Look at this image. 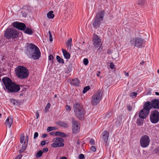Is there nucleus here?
I'll list each match as a JSON object with an SVG mask.
<instances>
[{
  "label": "nucleus",
  "mask_w": 159,
  "mask_h": 159,
  "mask_svg": "<svg viewBox=\"0 0 159 159\" xmlns=\"http://www.w3.org/2000/svg\"><path fill=\"white\" fill-rule=\"evenodd\" d=\"M47 136V134H43L42 135V137L43 138H44L46 137Z\"/></svg>",
  "instance_id": "obj_56"
},
{
  "label": "nucleus",
  "mask_w": 159,
  "mask_h": 159,
  "mask_svg": "<svg viewBox=\"0 0 159 159\" xmlns=\"http://www.w3.org/2000/svg\"><path fill=\"white\" fill-rule=\"evenodd\" d=\"M151 122L153 124H156L159 121V112L157 110L152 111L150 116Z\"/></svg>",
  "instance_id": "obj_11"
},
{
  "label": "nucleus",
  "mask_w": 159,
  "mask_h": 159,
  "mask_svg": "<svg viewBox=\"0 0 159 159\" xmlns=\"http://www.w3.org/2000/svg\"><path fill=\"white\" fill-rule=\"evenodd\" d=\"M22 155H19L16 157L15 159H21Z\"/></svg>",
  "instance_id": "obj_48"
},
{
  "label": "nucleus",
  "mask_w": 159,
  "mask_h": 159,
  "mask_svg": "<svg viewBox=\"0 0 159 159\" xmlns=\"http://www.w3.org/2000/svg\"><path fill=\"white\" fill-rule=\"evenodd\" d=\"M137 124L139 125H141L143 124V121L140 119H138L137 121Z\"/></svg>",
  "instance_id": "obj_35"
},
{
  "label": "nucleus",
  "mask_w": 159,
  "mask_h": 159,
  "mask_svg": "<svg viewBox=\"0 0 159 159\" xmlns=\"http://www.w3.org/2000/svg\"><path fill=\"white\" fill-rule=\"evenodd\" d=\"M50 134L51 135L57 136L56 134V132H55L54 131L51 132L50 133Z\"/></svg>",
  "instance_id": "obj_51"
},
{
  "label": "nucleus",
  "mask_w": 159,
  "mask_h": 159,
  "mask_svg": "<svg viewBox=\"0 0 159 159\" xmlns=\"http://www.w3.org/2000/svg\"><path fill=\"white\" fill-rule=\"evenodd\" d=\"M72 129L73 134H77L79 132L80 126L78 122L76 121H73L72 123Z\"/></svg>",
  "instance_id": "obj_13"
},
{
  "label": "nucleus",
  "mask_w": 159,
  "mask_h": 159,
  "mask_svg": "<svg viewBox=\"0 0 159 159\" xmlns=\"http://www.w3.org/2000/svg\"><path fill=\"white\" fill-rule=\"evenodd\" d=\"M2 81L6 89L10 92L16 93L20 89L19 85L15 83L8 77L3 78Z\"/></svg>",
  "instance_id": "obj_2"
},
{
  "label": "nucleus",
  "mask_w": 159,
  "mask_h": 159,
  "mask_svg": "<svg viewBox=\"0 0 159 159\" xmlns=\"http://www.w3.org/2000/svg\"><path fill=\"white\" fill-rule=\"evenodd\" d=\"M56 129V128L55 127H48L47 129V131L48 132H50V131Z\"/></svg>",
  "instance_id": "obj_32"
},
{
  "label": "nucleus",
  "mask_w": 159,
  "mask_h": 159,
  "mask_svg": "<svg viewBox=\"0 0 159 159\" xmlns=\"http://www.w3.org/2000/svg\"><path fill=\"white\" fill-rule=\"evenodd\" d=\"M53 11H49L47 14V17L49 19H52L54 16L53 14Z\"/></svg>",
  "instance_id": "obj_24"
},
{
  "label": "nucleus",
  "mask_w": 159,
  "mask_h": 159,
  "mask_svg": "<svg viewBox=\"0 0 159 159\" xmlns=\"http://www.w3.org/2000/svg\"><path fill=\"white\" fill-rule=\"evenodd\" d=\"M13 118L11 116H8L6 119L5 122V124L7 127L9 128L11 127L13 123Z\"/></svg>",
  "instance_id": "obj_16"
},
{
  "label": "nucleus",
  "mask_w": 159,
  "mask_h": 159,
  "mask_svg": "<svg viewBox=\"0 0 159 159\" xmlns=\"http://www.w3.org/2000/svg\"><path fill=\"white\" fill-rule=\"evenodd\" d=\"M22 16L25 17L27 16V13L24 11H22L21 12Z\"/></svg>",
  "instance_id": "obj_40"
},
{
  "label": "nucleus",
  "mask_w": 159,
  "mask_h": 159,
  "mask_svg": "<svg viewBox=\"0 0 159 159\" xmlns=\"http://www.w3.org/2000/svg\"><path fill=\"white\" fill-rule=\"evenodd\" d=\"M56 134L57 136L58 135L62 137H65L67 136L66 134L61 132L57 131Z\"/></svg>",
  "instance_id": "obj_27"
},
{
  "label": "nucleus",
  "mask_w": 159,
  "mask_h": 159,
  "mask_svg": "<svg viewBox=\"0 0 159 159\" xmlns=\"http://www.w3.org/2000/svg\"><path fill=\"white\" fill-rule=\"evenodd\" d=\"M58 125L61 127L67 128L68 126V125L67 124L63 121H59L57 123Z\"/></svg>",
  "instance_id": "obj_21"
},
{
  "label": "nucleus",
  "mask_w": 159,
  "mask_h": 159,
  "mask_svg": "<svg viewBox=\"0 0 159 159\" xmlns=\"http://www.w3.org/2000/svg\"><path fill=\"white\" fill-rule=\"evenodd\" d=\"M56 59L57 61L59 63L63 64L64 62L63 60L59 56H57Z\"/></svg>",
  "instance_id": "obj_29"
},
{
  "label": "nucleus",
  "mask_w": 159,
  "mask_h": 159,
  "mask_svg": "<svg viewBox=\"0 0 159 159\" xmlns=\"http://www.w3.org/2000/svg\"><path fill=\"white\" fill-rule=\"evenodd\" d=\"M78 158L79 159H84L85 157L83 154H81L79 155Z\"/></svg>",
  "instance_id": "obj_39"
},
{
  "label": "nucleus",
  "mask_w": 159,
  "mask_h": 159,
  "mask_svg": "<svg viewBox=\"0 0 159 159\" xmlns=\"http://www.w3.org/2000/svg\"><path fill=\"white\" fill-rule=\"evenodd\" d=\"M91 150L92 152H94L96 151V148L94 146H92L91 148Z\"/></svg>",
  "instance_id": "obj_44"
},
{
  "label": "nucleus",
  "mask_w": 159,
  "mask_h": 159,
  "mask_svg": "<svg viewBox=\"0 0 159 159\" xmlns=\"http://www.w3.org/2000/svg\"><path fill=\"white\" fill-rule=\"evenodd\" d=\"M90 89V87L89 86H87L84 87V90L83 91V93H85Z\"/></svg>",
  "instance_id": "obj_31"
},
{
  "label": "nucleus",
  "mask_w": 159,
  "mask_h": 159,
  "mask_svg": "<svg viewBox=\"0 0 159 159\" xmlns=\"http://www.w3.org/2000/svg\"><path fill=\"white\" fill-rule=\"evenodd\" d=\"M27 143H26L25 142H24V143L22 145L21 148L19 152L20 153H22L26 150L27 146Z\"/></svg>",
  "instance_id": "obj_20"
},
{
  "label": "nucleus",
  "mask_w": 159,
  "mask_h": 159,
  "mask_svg": "<svg viewBox=\"0 0 159 159\" xmlns=\"http://www.w3.org/2000/svg\"><path fill=\"white\" fill-rule=\"evenodd\" d=\"M145 2V0H139L138 4L141 6H143Z\"/></svg>",
  "instance_id": "obj_33"
},
{
  "label": "nucleus",
  "mask_w": 159,
  "mask_h": 159,
  "mask_svg": "<svg viewBox=\"0 0 159 159\" xmlns=\"http://www.w3.org/2000/svg\"><path fill=\"white\" fill-rule=\"evenodd\" d=\"M137 93L135 92H132L130 94V96L133 98H135L137 96Z\"/></svg>",
  "instance_id": "obj_34"
},
{
  "label": "nucleus",
  "mask_w": 159,
  "mask_h": 159,
  "mask_svg": "<svg viewBox=\"0 0 159 159\" xmlns=\"http://www.w3.org/2000/svg\"><path fill=\"white\" fill-rule=\"evenodd\" d=\"M53 59V57L52 55H50L48 57V59L50 61H52Z\"/></svg>",
  "instance_id": "obj_50"
},
{
  "label": "nucleus",
  "mask_w": 159,
  "mask_h": 159,
  "mask_svg": "<svg viewBox=\"0 0 159 159\" xmlns=\"http://www.w3.org/2000/svg\"><path fill=\"white\" fill-rule=\"evenodd\" d=\"M73 109L75 116L79 119H83L85 113L83 106L76 103L73 105Z\"/></svg>",
  "instance_id": "obj_3"
},
{
  "label": "nucleus",
  "mask_w": 159,
  "mask_h": 159,
  "mask_svg": "<svg viewBox=\"0 0 159 159\" xmlns=\"http://www.w3.org/2000/svg\"><path fill=\"white\" fill-rule=\"evenodd\" d=\"M83 62L84 64L85 65H87L89 63V60L87 58H84L83 60Z\"/></svg>",
  "instance_id": "obj_38"
},
{
  "label": "nucleus",
  "mask_w": 159,
  "mask_h": 159,
  "mask_svg": "<svg viewBox=\"0 0 159 159\" xmlns=\"http://www.w3.org/2000/svg\"><path fill=\"white\" fill-rule=\"evenodd\" d=\"M2 116V114L1 113H0V118H1Z\"/></svg>",
  "instance_id": "obj_64"
},
{
  "label": "nucleus",
  "mask_w": 159,
  "mask_h": 159,
  "mask_svg": "<svg viewBox=\"0 0 159 159\" xmlns=\"http://www.w3.org/2000/svg\"><path fill=\"white\" fill-rule=\"evenodd\" d=\"M155 93L157 95L159 96V93L158 92H155Z\"/></svg>",
  "instance_id": "obj_59"
},
{
  "label": "nucleus",
  "mask_w": 159,
  "mask_h": 159,
  "mask_svg": "<svg viewBox=\"0 0 159 159\" xmlns=\"http://www.w3.org/2000/svg\"><path fill=\"white\" fill-rule=\"evenodd\" d=\"M104 15V12L103 11H99L96 14L93 24L94 28H98L99 27L103 21Z\"/></svg>",
  "instance_id": "obj_7"
},
{
  "label": "nucleus",
  "mask_w": 159,
  "mask_h": 159,
  "mask_svg": "<svg viewBox=\"0 0 159 159\" xmlns=\"http://www.w3.org/2000/svg\"><path fill=\"white\" fill-rule=\"evenodd\" d=\"M38 111H37V112L35 113V115L37 119H38L39 117V113L38 112Z\"/></svg>",
  "instance_id": "obj_53"
},
{
  "label": "nucleus",
  "mask_w": 159,
  "mask_h": 159,
  "mask_svg": "<svg viewBox=\"0 0 159 159\" xmlns=\"http://www.w3.org/2000/svg\"><path fill=\"white\" fill-rule=\"evenodd\" d=\"M152 108L151 102L147 101L143 105V108L139 113V117L145 119L149 114L150 110Z\"/></svg>",
  "instance_id": "obj_5"
},
{
  "label": "nucleus",
  "mask_w": 159,
  "mask_h": 159,
  "mask_svg": "<svg viewBox=\"0 0 159 159\" xmlns=\"http://www.w3.org/2000/svg\"><path fill=\"white\" fill-rule=\"evenodd\" d=\"M57 147H63V146H64V144L63 143H61V142L58 143V142H57Z\"/></svg>",
  "instance_id": "obj_37"
},
{
  "label": "nucleus",
  "mask_w": 159,
  "mask_h": 159,
  "mask_svg": "<svg viewBox=\"0 0 159 159\" xmlns=\"http://www.w3.org/2000/svg\"><path fill=\"white\" fill-rule=\"evenodd\" d=\"M62 52L64 57L66 59H69L70 57V54L67 52L65 50L62 49Z\"/></svg>",
  "instance_id": "obj_19"
},
{
  "label": "nucleus",
  "mask_w": 159,
  "mask_h": 159,
  "mask_svg": "<svg viewBox=\"0 0 159 159\" xmlns=\"http://www.w3.org/2000/svg\"><path fill=\"white\" fill-rule=\"evenodd\" d=\"M71 107L70 106L68 105H66V111L70 112L71 110Z\"/></svg>",
  "instance_id": "obj_36"
},
{
  "label": "nucleus",
  "mask_w": 159,
  "mask_h": 159,
  "mask_svg": "<svg viewBox=\"0 0 159 159\" xmlns=\"http://www.w3.org/2000/svg\"><path fill=\"white\" fill-rule=\"evenodd\" d=\"M43 152L41 150H39V151L36 154V157L37 158H39L40 157L42 154H43Z\"/></svg>",
  "instance_id": "obj_30"
},
{
  "label": "nucleus",
  "mask_w": 159,
  "mask_h": 159,
  "mask_svg": "<svg viewBox=\"0 0 159 159\" xmlns=\"http://www.w3.org/2000/svg\"><path fill=\"white\" fill-rule=\"evenodd\" d=\"M80 81L77 78L73 79L70 82L71 84L75 86H79L80 85Z\"/></svg>",
  "instance_id": "obj_18"
},
{
  "label": "nucleus",
  "mask_w": 159,
  "mask_h": 159,
  "mask_svg": "<svg viewBox=\"0 0 159 159\" xmlns=\"http://www.w3.org/2000/svg\"><path fill=\"white\" fill-rule=\"evenodd\" d=\"M51 107V104L50 103H48L47 104L46 107H45L44 110V112L45 113H46L50 108Z\"/></svg>",
  "instance_id": "obj_28"
},
{
  "label": "nucleus",
  "mask_w": 159,
  "mask_h": 159,
  "mask_svg": "<svg viewBox=\"0 0 159 159\" xmlns=\"http://www.w3.org/2000/svg\"><path fill=\"white\" fill-rule=\"evenodd\" d=\"M49 34V41L50 42H52L53 40V39L52 38V36L51 34V33L50 31H49L48 32Z\"/></svg>",
  "instance_id": "obj_41"
},
{
  "label": "nucleus",
  "mask_w": 159,
  "mask_h": 159,
  "mask_svg": "<svg viewBox=\"0 0 159 159\" xmlns=\"http://www.w3.org/2000/svg\"><path fill=\"white\" fill-rule=\"evenodd\" d=\"M150 141V139L148 135H145L142 136L140 140L141 146L143 148L148 147Z\"/></svg>",
  "instance_id": "obj_10"
},
{
  "label": "nucleus",
  "mask_w": 159,
  "mask_h": 159,
  "mask_svg": "<svg viewBox=\"0 0 159 159\" xmlns=\"http://www.w3.org/2000/svg\"><path fill=\"white\" fill-rule=\"evenodd\" d=\"M29 140V136L28 135H26L25 137V141L27 142L26 143H28Z\"/></svg>",
  "instance_id": "obj_55"
},
{
  "label": "nucleus",
  "mask_w": 159,
  "mask_h": 159,
  "mask_svg": "<svg viewBox=\"0 0 159 159\" xmlns=\"http://www.w3.org/2000/svg\"><path fill=\"white\" fill-rule=\"evenodd\" d=\"M46 144V142L45 141H43L41 142V145L43 146L44 145Z\"/></svg>",
  "instance_id": "obj_52"
},
{
  "label": "nucleus",
  "mask_w": 159,
  "mask_h": 159,
  "mask_svg": "<svg viewBox=\"0 0 159 159\" xmlns=\"http://www.w3.org/2000/svg\"><path fill=\"white\" fill-rule=\"evenodd\" d=\"M19 32L17 30L12 28H8L6 30L4 34V36L8 39H14L19 38Z\"/></svg>",
  "instance_id": "obj_6"
},
{
  "label": "nucleus",
  "mask_w": 159,
  "mask_h": 159,
  "mask_svg": "<svg viewBox=\"0 0 159 159\" xmlns=\"http://www.w3.org/2000/svg\"><path fill=\"white\" fill-rule=\"evenodd\" d=\"M124 73H125V75L126 76H129V73H127V72H125Z\"/></svg>",
  "instance_id": "obj_57"
},
{
  "label": "nucleus",
  "mask_w": 159,
  "mask_h": 159,
  "mask_svg": "<svg viewBox=\"0 0 159 159\" xmlns=\"http://www.w3.org/2000/svg\"><path fill=\"white\" fill-rule=\"evenodd\" d=\"M23 95V93H21L20 94V96H22Z\"/></svg>",
  "instance_id": "obj_61"
},
{
  "label": "nucleus",
  "mask_w": 159,
  "mask_h": 159,
  "mask_svg": "<svg viewBox=\"0 0 159 159\" xmlns=\"http://www.w3.org/2000/svg\"><path fill=\"white\" fill-rule=\"evenodd\" d=\"M152 108L155 109H159V100L157 99H152L151 101Z\"/></svg>",
  "instance_id": "obj_17"
},
{
  "label": "nucleus",
  "mask_w": 159,
  "mask_h": 159,
  "mask_svg": "<svg viewBox=\"0 0 159 159\" xmlns=\"http://www.w3.org/2000/svg\"><path fill=\"white\" fill-rule=\"evenodd\" d=\"M110 67L112 69H114V65L113 63L111 62L110 63Z\"/></svg>",
  "instance_id": "obj_45"
},
{
  "label": "nucleus",
  "mask_w": 159,
  "mask_h": 159,
  "mask_svg": "<svg viewBox=\"0 0 159 159\" xmlns=\"http://www.w3.org/2000/svg\"><path fill=\"white\" fill-rule=\"evenodd\" d=\"M64 141V139L61 138H57L53 139V142H59L61 143H62Z\"/></svg>",
  "instance_id": "obj_22"
},
{
  "label": "nucleus",
  "mask_w": 159,
  "mask_h": 159,
  "mask_svg": "<svg viewBox=\"0 0 159 159\" xmlns=\"http://www.w3.org/2000/svg\"><path fill=\"white\" fill-rule=\"evenodd\" d=\"M109 136L108 132L106 130H105L102 133V142L106 144L108 141Z\"/></svg>",
  "instance_id": "obj_15"
},
{
  "label": "nucleus",
  "mask_w": 159,
  "mask_h": 159,
  "mask_svg": "<svg viewBox=\"0 0 159 159\" xmlns=\"http://www.w3.org/2000/svg\"><path fill=\"white\" fill-rule=\"evenodd\" d=\"M10 101L11 102L14 106H17L19 105V102L16 99H11Z\"/></svg>",
  "instance_id": "obj_23"
},
{
  "label": "nucleus",
  "mask_w": 159,
  "mask_h": 159,
  "mask_svg": "<svg viewBox=\"0 0 159 159\" xmlns=\"http://www.w3.org/2000/svg\"><path fill=\"white\" fill-rule=\"evenodd\" d=\"M102 94L101 92H98L92 96L91 103L93 105H97L101 100Z\"/></svg>",
  "instance_id": "obj_9"
},
{
  "label": "nucleus",
  "mask_w": 159,
  "mask_h": 159,
  "mask_svg": "<svg viewBox=\"0 0 159 159\" xmlns=\"http://www.w3.org/2000/svg\"><path fill=\"white\" fill-rule=\"evenodd\" d=\"M127 109L129 111H130L132 109L130 105H128L127 106Z\"/></svg>",
  "instance_id": "obj_49"
},
{
  "label": "nucleus",
  "mask_w": 159,
  "mask_h": 159,
  "mask_svg": "<svg viewBox=\"0 0 159 159\" xmlns=\"http://www.w3.org/2000/svg\"><path fill=\"white\" fill-rule=\"evenodd\" d=\"M157 72L159 74V69H158L157 70Z\"/></svg>",
  "instance_id": "obj_63"
},
{
  "label": "nucleus",
  "mask_w": 159,
  "mask_h": 159,
  "mask_svg": "<svg viewBox=\"0 0 159 159\" xmlns=\"http://www.w3.org/2000/svg\"><path fill=\"white\" fill-rule=\"evenodd\" d=\"M93 43L94 46L96 48H100L102 44L101 39L97 35L93 36Z\"/></svg>",
  "instance_id": "obj_12"
},
{
  "label": "nucleus",
  "mask_w": 159,
  "mask_h": 159,
  "mask_svg": "<svg viewBox=\"0 0 159 159\" xmlns=\"http://www.w3.org/2000/svg\"><path fill=\"white\" fill-rule=\"evenodd\" d=\"M25 33L31 35L33 33V31L32 30L29 28H27L25 30Z\"/></svg>",
  "instance_id": "obj_26"
},
{
  "label": "nucleus",
  "mask_w": 159,
  "mask_h": 159,
  "mask_svg": "<svg viewBox=\"0 0 159 159\" xmlns=\"http://www.w3.org/2000/svg\"><path fill=\"white\" fill-rule=\"evenodd\" d=\"M48 149L47 148H44L43 149V150L44 152H47L48 151Z\"/></svg>",
  "instance_id": "obj_54"
},
{
  "label": "nucleus",
  "mask_w": 159,
  "mask_h": 159,
  "mask_svg": "<svg viewBox=\"0 0 159 159\" xmlns=\"http://www.w3.org/2000/svg\"><path fill=\"white\" fill-rule=\"evenodd\" d=\"M51 146L53 148L57 147V142H54V143H53L51 144Z\"/></svg>",
  "instance_id": "obj_42"
},
{
  "label": "nucleus",
  "mask_w": 159,
  "mask_h": 159,
  "mask_svg": "<svg viewBox=\"0 0 159 159\" xmlns=\"http://www.w3.org/2000/svg\"><path fill=\"white\" fill-rule=\"evenodd\" d=\"M129 42L131 45L138 48H141L144 43V40L139 37L132 38Z\"/></svg>",
  "instance_id": "obj_8"
},
{
  "label": "nucleus",
  "mask_w": 159,
  "mask_h": 159,
  "mask_svg": "<svg viewBox=\"0 0 159 159\" xmlns=\"http://www.w3.org/2000/svg\"><path fill=\"white\" fill-rule=\"evenodd\" d=\"M72 40L71 38H70L66 43L67 46L68 48L69 47L70 49H71L72 46Z\"/></svg>",
  "instance_id": "obj_25"
},
{
  "label": "nucleus",
  "mask_w": 159,
  "mask_h": 159,
  "mask_svg": "<svg viewBox=\"0 0 159 159\" xmlns=\"http://www.w3.org/2000/svg\"><path fill=\"white\" fill-rule=\"evenodd\" d=\"M89 143L91 145H94L95 144V141L93 139H91L89 141Z\"/></svg>",
  "instance_id": "obj_43"
},
{
  "label": "nucleus",
  "mask_w": 159,
  "mask_h": 159,
  "mask_svg": "<svg viewBox=\"0 0 159 159\" xmlns=\"http://www.w3.org/2000/svg\"><path fill=\"white\" fill-rule=\"evenodd\" d=\"M144 62L143 61H142V63H141L140 64H144Z\"/></svg>",
  "instance_id": "obj_62"
},
{
  "label": "nucleus",
  "mask_w": 159,
  "mask_h": 159,
  "mask_svg": "<svg viewBox=\"0 0 159 159\" xmlns=\"http://www.w3.org/2000/svg\"><path fill=\"white\" fill-rule=\"evenodd\" d=\"M12 26L21 30H25L26 26L22 23H20L17 21L14 22L12 24Z\"/></svg>",
  "instance_id": "obj_14"
},
{
  "label": "nucleus",
  "mask_w": 159,
  "mask_h": 159,
  "mask_svg": "<svg viewBox=\"0 0 159 159\" xmlns=\"http://www.w3.org/2000/svg\"><path fill=\"white\" fill-rule=\"evenodd\" d=\"M25 53L29 58L34 60L38 59L40 57L41 53L38 48L32 43L27 44Z\"/></svg>",
  "instance_id": "obj_1"
},
{
  "label": "nucleus",
  "mask_w": 159,
  "mask_h": 159,
  "mask_svg": "<svg viewBox=\"0 0 159 159\" xmlns=\"http://www.w3.org/2000/svg\"><path fill=\"white\" fill-rule=\"evenodd\" d=\"M61 159H67V158L65 157H61Z\"/></svg>",
  "instance_id": "obj_58"
},
{
  "label": "nucleus",
  "mask_w": 159,
  "mask_h": 159,
  "mask_svg": "<svg viewBox=\"0 0 159 159\" xmlns=\"http://www.w3.org/2000/svg\"><path fill=\"white\" fill-rule=\"evenodd\" d=\"M16 76L19 78L24 79L27 78L29 75L28 69L22 66H18L15 69Z\"/></svg>",
  "instance_id": "obj_4"
},
{
  "label": "nucleus",
  "mask_w": 159,
  "mask_h": 159,
  "mask_svg": "<svg viewBox=\"0 0 159 159\" xmlns=\"http://www.w3.org/2000/svg\"><path fill=\"white\" fill-rule=\"evenodd\" d=\"M98 73H98V74H97V76H98V77H99V76H100V75H99V74L100 73V71H99V72H98Z\"/></svg>",
  "instance_id": "obj_60"
},
{
  "label": "nucleus",
  "mask_w": 159,
  "mask_h": 159,
  "mask_svg": "<svg viewBox=\"0 0 159 159\" xmlns=\"http://www.w3.org/2000/svg\"><path fill=\"white\" fill-rule=\"evenodd\" d=\"M38 133L37 132H35L34 134V139H36L38 136Z\"/></svg>",
  "instance_id": "obj_47"
},
{
  "label": "nucleus",
  "mask_w": 159,
  "mask_h": 159,
  "mask_svg": "<svg viewBox=\"0 0 159 159\" xmlns=\"http://www.w3.org/2000/svg\"><path fill=\"white\" fill-rule=\"evenodd\" d=\"M24 139H25L24 136H23V137H21L20 138V143H22L24 142Z\"/></svg>",
  "instance_id": "obj_46"
}]
</instances>
